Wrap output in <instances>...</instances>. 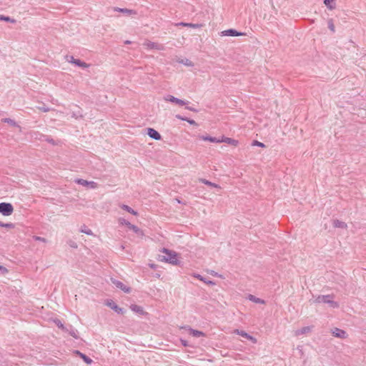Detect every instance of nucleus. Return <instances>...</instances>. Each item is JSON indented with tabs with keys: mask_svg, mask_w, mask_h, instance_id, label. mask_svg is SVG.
Listing matches in <instances>:
<instances>
[{
	"mask_svg": "<svg viewBox=\"0 0 366 366\" xmlns=\"http://www.w3.org/2000/svg\"><path fill=\"white\" fill-rule=\"evenodd\" d=\"M177 256L178 254L176 252L163 249L162 254L159 255V259L161 262H168L172 265H178L180 262Z\"/></svg>",
	"mask_w": 366,
	"mask_h": 366,
	"instance_id": "nucleus-1",
	"label": "nucleus"
},
{
	"mask_svg": "<svg viewBox=\"0 0 366 366\" xmlns=\"http://www.w3.org/2000/svg\"><path fill=\"white\" fill-rule=\"evenodd\" d=\"M333 297L332 295H319L317 296L315 300H314L316 303H327L329 304L330 307L333 308H337L339 307V305L337 302L333 301L332 300Z\"/></svg>",
	"mask_w": 366,
	"mask_h": 366,
	"instance_id": "nucleus-2",
	"label": "nucleus"
},
{
	"mask_svg": "<svg viewBox=\"0 0 366 366\" xmlns=\"http://www.w3.org/2000/svg\"><path fill=\"white\" fill-rule=\"evenodd\" d=\"M13 210V206L10 203H0V213L3 215L9 216L12 214Z\"/></svg>",
	"mask_w": 366,
	"mask_h": 366,
	"instance_id": "nucleus-3",
	"label": "nucleus"
},
{
	"mask_svg": "<svg viewBox=\"0 0 366 366\" xmlns=\"http://www.w3.org/2000/svg\"><path fill=\"white\" fill-rule=\"evenodd\" d=\"M143 46H145L147 49H155V50H164V46L159 43L153 42L149 40H146L143 43Z\"/></svg>",
	"mask_w": 366,
	"mask_h": 366,
	"instance_id": "nucleus-4",
	"label": "nucleus"
},
{
	"mask_svg": "<svg viewBox=\"0 0 366 366\" xmlns=\"http://www.w3.org/2000/svg\"><path fill=\"white\" fill-rule=\"evenodd\" d=\"M164 100L169 102H172L179 106H184L188 104V101L179 99L172 95H166L164 97Z\"/></svg>",
	"mask_w": 366,
	"mask_h": 366,
	"instance_id": "nucleus-5",
	"label": "nucleus"
},
{
	"mask_svg": "<svg viewBox=\"0 0 366 366\" xmlns=\"http://www.w3.org/2000/svg\"><path fill=\"white\" fill-rule=\"evenodd\" d=\"M331 333L332 335L335 337L340 338V339H346L347 337V332L340 328L334 327L330 330Z\"/></svg>",
	"mask_w": 366,
	"mask_h": 366,
	"instance_id": "nucleus-6",
	"label": "nucleus"
},
{
	"mask_svg": "<svg viewBox=\"0 0 366 366\" xmlns=\"http://www.w3.org/2000/svg\"><path fill=\"white\" fill-rule=\"evenodd\" d=\"M112 284L117 287V288H119L122 291H124L126 293H129L131 292V288L129 287H127L125 285L123 282L115 280V279H111Z\"/></svg>",
	"mask_w": 366,
	"mask_h": 366,
	"instance_id": "nucleus-7",
	"label": "nucleus"
},
{
	"mask_svg": "<svg viewBox=\"0 0 366 366\" xmlns=\"http://www.w3.org/2000/svg\"><path fill=\"white\" fill-rule=\"evenodd\" d=\"M75 182L79 184H81L84 187H89L92 189H97L98 187V184L92 181L89 182L83 179H78Z\"/></svg>",
	"mask_w": 366,
	"mask_h": 366,
	"instance_id": "nucleus-8",
	"label": "nucleus"
},
{
	"mask_svg": "<svg viewBox=\"0 0 366 366\" xmlns=\"http://www.w3.org/2000/svg\"><path fill=\"white\" fill-rule=\"evenodd\" d=\"M106 305L118 314L123 313V309L119 307L114 301L107 300Z\"/></svg>",
	"mask_w": 366,
	"mask_h": 366,
	"instance_id": "nucleus-9",
	"label": "nucleus"
},
{
	"mask_svg": "<svg viewBox=\"0 0 366 366\" xmlns=\"http://www.w3.org/2000/svg\"><path fill=\"white\" fill-rule=\"evenodd\" d=\"M147 134L152 139H154L155 140H160L161 138H162L160 134L157 130H155L153 128H148L147 129Z\"/></svg>",
	"mask_w": 366,
	"mask_h": 366,
	"instance_id": "nucleus-10",
	"label": "nucleus"
},
{
	"mask_svg": "<svg viewBox=\"0 0 366 366\" xmlns=\"http://www.w3.org/2000/svg\"><path fill=\"white\" fill-rule=\"evenodd\" d=\"M114 10L116 11H119V12H121V13H122V14H124V15H127V16H131V15H136L137 14L136 11L132 10V9H122V8H119V7H114Z\"/></svg>",
	"mask_w": 366,
	"mask_h": 366,
	"instance_id": "nucleus-11",
	"label": "nucleus"
},
{
	"mask_svg": "<svg viewBox=\"0 0 366 366\" xmlns=\"http://www.w3.org/2000/svg\"><path fill=\"white\" fill-rule=\"evenodd\" d=\"M223 36H237L242 35V33L238 32L237 31L230 29L228 30L223 31L222 32Z\"/></svg>",
	"mask_w": 366,
	"mask_h": 366,
	"instance_id": "nucleus-12",
	"label": "nucleus"
},
{
	"mask_svg": "<svg viewBox=\"0 0 366 366\" xmlns=\"http://www.w3.org/2000/svg\"><path fill=\"white\" fill-rule=\"evenodd\" d=\"M221 142H225L234 146H237L238 144L237 140L229 137H222V139H219V143Z\"/></svg>",
	"mask_w": 366,
	"mask_h": 366,
	"instance_id": "nucleus-13",
	"label": "nucleus"
},
{
	"mask_svg": "<svg viewBox=\"0 0 366 366\" xmlns=\"http://www.w3.org/2000/svg\"><path fill=\"white\" fill-rule=\"evenodd\" d=\"M194 277L199 280L200 281H202L204 282V283H206L207 285H214L215 283L212 281V280H207L206 278L203 277L202 276H201L200 274H193L192 275Z\"/></svg>",
	"mask_w": 366,
	"mask_h": 366,
	"instance_id": "nucleus-14",
	"label": "nucleus"
},
{
	"mask_svg": "<svg viewBox=\"0 0 366 366\" xmlns=\"http://www.w3.org/2000/svg\"><path fill=\"white\" fill-rule=\"evenodd\" d=\"M199 137L201 139H202L203 141H209L210 142L219 143V139H217L216 137H212L209 136H204V135H201Z\"/></svg>",
	"mask_w": 366,
	"mask_h": 366,
	"instance_id": "nucleus-15",
	"label": "nucleus"
},
{
	"mask_svg": "<svg viewBox=\"0 0 366 366\" xmlns=\"http://www.w3.org/2000/svg\"><path fill=\"white\" fill-rule=\"evenodd\" d=\"M248 300H249L250 301L255 302V303L265 304V301L264 300L257 297L252 295H249L248 296Z\"/></svg>",
	"mask_w": 366,
	"mask_h": 366,
	"instance_id": "nucleus-16",
	"label": "nucleus"
},
{
	"mask_svg": "<svg viewBox=\"0 0 366 366\" xmlns=\"http://www.w3.org/2000/svg\"><path fill=\"white\" fill-rule=\"evenodd\" d=\"M199 181L207 186H209V187H214V188H218V189H220V186L215 184V183H213V182H211L205 179H199Z\"/></svg>",
	"mask_w": 366,
	"mask_h": 366,
	"instance_id": "nucleus-17",
	"label": "nucleus"
},
{
	"mask_svg": "<svg viewBox=\"0 0 366 366\" xmlns=\"http://www.w3.org/2000/svg\"><path fill=\"white\" fill-rule=\"evenodd\" d=\"M332 226L335 228H344L347 227V225L344 222L339 220H333Z\"/></svg>",
	"mask_w": 366,
	"mask_h": 366,
	"instance_id": "nucleus-18",
	"label": "nucleus"
},
{
	"mask_svg": "<svg viewBox=\"0 0 366 366\" xmlns=\"http://www.w3.org/2000/svg\"><path fill=\"white\" fill-rule=\"evenodd\" d=\"M310 330H311L310 327H304L300 330H296L295 335L299 336L300 335L307 333V332H310Z\"/></svg>",
	"mask_w": 366,
	"mask_h": 366,
	"instance_id": "nucleus-19",
	"label": "nucleus"
},
{
	"mask_svg": "<svg viewBox=\"0 0 366 366\" xmlns=\"http://www.w3.org/2000/svg\"><path fill=\"white\" fill-rule=\"evenodd\" d=\"M75 352L79 355L86 364H91L93 362L90 357H87L79 351L76 350Z\"/></svg>",
	"mask_w": 366,
	"mask_h": 366,
	"instance_id": "nucleus-20",
	"label": "nucleus"
},
{
	"mask_svg": "<svg viewBox=\"0 0 366 366\" xmlns=\"http://www.w3.org/2000/svg\"><path fill=\"white\" fill-rule=\"evenodd\" d=\"M130 308L134 312H137V313H139L141 315L144 313L143 308L137 305H132L130 306Z\"/></svg>",
	"mask_w": 366,
	"mask_h": 366,
	"instance_id": "nucleus-21",
	"label": "nucleus"
},
{
	"mask_svg": "<svg viewBox=\"0 0 366 366\" xmlns=\"http://www.w3.org/2000/svg\"><path fill=\"white\" fill-rule=\"evenodd\" d=\"M235 332L237 334L239 335L240 336L244 337L248 340H254V338L252 336H250L249 334H247L244 331H239V330H237L235 331Z\"/></svg>",
	"mask_w": 366,
	"mask_h": 366,
	"instance_id": "nucleus-22",
	"label": "nucleus"
},
{
	"mask_svg": "<svg viewBox=\"0 0 366 366\" xmlns=\"http://www.w3.org/2000/svg\"><path fill=\"white\" fill-rule=\"evenodd\" d=\"M190 335H192L193 337H199L201 336H203V332H200L199 330H195L193 329H189Z\"/></svg>",
	"mask_w": 366,
	"mask_h": 366,
	"instance_id": "nucleus-23",
	"label": "nucleus"
},
{
	"mask_svg": "<svg viewBox=\"0 0 366 366\" xmlns=\"http://www.w3.org/2000/svg\"><path fill=\"white\" fill-rule=\"evenodd\" d=\"M74 64H75L77 66L82 67V68H87L89 67V64L86 63L81 61L79 59H76Z\"/></svg>",
	"mask_w": 366,
	"mask_h": 366,
	"instance_id": "nucleus-24",
	"label": "nucleus"
},
{
	"mask_svg": "<svg viewBox=\"0 0 366 366\" xmlns=\"http://www.w3.org/2000/svg\"><path fill=\"white\" fill-rule=\"evenodd\" d=\"M2 122H4L5 123H8L9 124H10L12 127H19V125L14 120L9 119V118L3 119Z\"/></svg>",
	"mask_w": 366,
	"mask_h": 366,
	"instance_id": "nucleus-25",
	"label": "nucleus"
},
{
	"mask_svg": "<svg viewBox=\"0 0 366 366\" xmlns=\"http://www.w3.org/2000/svg\"><path fill=\"white\" fill-rule=\"evenodd\" d=\"M0 21H5L13 24L16 22L14 19H11L9 16H5L3 15H0Z\"/></svg>",
	"mask_w": 366,
	"mask_h": 366,
	"instance_id": "nucleus-26",
	"label": "nucleus"
},
{
	"mask_svg": "<svg viewBox=\"0 0 366 366\" xmlns=\"http://www.w3.org/2000/svg\"><path fill=\"white\" fill-rule=\"evenodd\" d=\"M335 1V0H324V4L330 9H333L335 8V6L332 5V3H334Z\"/></svg>",
	"mask_w": 366,
	"mask_h": 366,
	"instance_id": "nucleus-27",
	"label": "nucleus"
},
{
	"mask_svg": "<svg viewBox=\"0 0 366 366\" xmlns=\"http://www.w3.org/2000/svg\"><path fill=\"white\" fill-rule=\"evenodd\" d=\"M69 334L72 336L73 337L77 339L78 338V332L76 330L73 329L72 327L70 328V330L68 329Z\"/></svg>",
	"mask_w": 366,
	"mask_h": 366,
	"instance_id": "nucleus-28",
	"label": "nucleus"
},
{
	"mask_svg": "<svg viewBox=\"0 0 366 366\" xmlns=\"http://www.w3.org/2000/svg\"><path fill=\"white\" fill-rule=\"evenodd\" d=\"M54 322L56 323V326L59 327V328H61V330H63L64 331H68V329L66 328L64 325L61 322L60 320H56L54 321Z\"/></svg>",
	"mask_w": 366,
	"mask_h": 366,
	"instance_id": "nucleus-29",
	"label": "nucleus"
},
{
	"mask_svg": "<svg viewBox=\"0 0 366 366\" xmlns=\"http://www.w3.org/2000/svg\"><path fill=\"white\" fill-rule=\"evenodd\" d=\"M180 63L186 65V66H193V63L189 60L188 59H182L181 61H179Z\"/></svg>",
	"mask_w": 366,
	"mask_h": 366,
	"instance_id": "nucleus-30",
	"label": "nucleus"
},
{
	"mask_svg": "<svg viewBox=\"0 0 366 366\" xmlns=\"http://www.w3.org/2000/svg\"><path fill=\"white\" fill-rule=\"evenodd\" d=\"M122 208L123 209H124V210L127 211L128 212H130V213L133 214H137V212H134V211L131 207H129V206H127V205H124H124L122 207Z\"/></svg>",
	"mask_w": 366,
	"mask_h": 366,
	"instance_id": "nucleus-31",
	"label": "nucleus"
},
{
	"mask_svg": "<svg viewBox=\"0 0 366 366\" xmlns=\"http://www.w3.org/2000/svg\"><path fill=\"white\" fill-rule=\"evenodd\" d=\"M328 28L330 29V30L331 31L335 32V25H334L333 21L332 19H330L328 21Z\"/></svg>",
	"mask_w": 366,
	"mask_h": 366,
	"instance_id": "nucleus-32",
	"label": "nucleus"
},
{
	"mask_svg": "<svg viewBox=\"0 0 366 366\" xmlns=\"http://www.w3.org/2000/svg\"><path fill=\"white\" fill-rule=\"evenodd\" d=\"M65 59H66V60L68 62H70V63H71V64H74V61H75V60L76 59H74V56H70V55H66V56H65Z\"/></svg>",
	"mask_w": 366,
	"mask_h": 366,
	"instance_id": "nucleus-33",
	"label": "nucleus"
},
{
	"mask_svg": "<svg viewBox=\"0 0 366 366\" xmlns=\"http://www.w3.org/2000/svg\"><path fill=\"white\" fill-rule=\"evenodd\" d=\"M252 145L253 146H258V147H264V144L262 142H259L257 140H254L253 142H252Z\"/></svg>",
	"mask_w": 366,
	"mask_h": 366,
	"instance_id": "nucleus-34",
	"label": "nucleus"
},
{
	"mask_svg": "<svg viewBox=\"0 0 366 366\" xmlns=\"http://www.w3.org/2000/svg\"><path fill=\"white\" fill-rule=\"evenodd\" d=\"M38 109L44 112H47L49 111V109L48 107H46L44 105H43L42 107H39Z\"/></svg>",
	"mask_w": 366,
	"mask_h": 366,
	"instance_id": "nucleus-35",
	"label": "nucleus"
},
{
	"mask_svg": "<svg viewBox=\"0 0 366 366\" xmlns=\"http://www.w3.org/2000/svg\"><path fill=\"white\" fill-rule=\"evenodd\" d=\"M68 244L71 247L77 248V244L74 241L70 240L69 241Z\"/></svg>",
	"mask_w": 366,
	"mask_h": 366,
	"instance_id": "nucleus-36",
	"label": "nucleus"
},
{
	"mask_svg": "<svg viewBox=\"0 0 366 366\" xmlns=\"http://www.w3.org/2000/svg\"><path fill=\"white\" fill-rule=\"evenodd\" d=\"M209 274L212 276H215V277H222V275L221 274H219L217 272H214V270H211L209 272Z\"/></svg>",
	"mask_w": 366,
	"mask_h": 366,
	"instance_id": "nucleus-37",
	"label": "nucleus"
},
{
	"mask_svg": "<svg viewBox=\"0 0 366 366\" xmlns=\"http://www.w3.org/2000/svg\"><path fill=\"white\" fill-rule=\"evenodd\" d=\"M34 238L35 240L42 241L44 242H46V239L44 238H43V237H41L34 236Z\"/></svg>",
	"mask_w": 366,
	"mask_h": 366,
	"instance_id": "nucleus-38",
	"label": "nucleus"
},
{
	"mask_svg": "<svg viewBox=\"0 0 366 366\" xmlns=\"http://www.w3.org/2000/svg\"><path fill=\"white\" fill-rule=\"evenodd\" d=\"M189 124H192V125H197V123L195 122L194 120L193 119H189L187 118V120H186Z\"/></svg>",
	"mask_w": 366,
	"mask_h": 366,
	"instance_id": "nucleus-39",
	"label": "nucleus"
},
{
	"mask_svg": "<svg viewBox=\"0 0 366 366\" xmlns=\"http://www.w3.org/2000/svg\"><path fill=\"white\" fill-rule=\"evenodd\" d=\"M176 118H177L178 119H181L182 121H186L187 120V117H183L179 114L176 115Z\"/></svg>",
	"mask_w": 366,
	"mask_h": 366,
	"instance_id": "nucleus-40",
	"label": "nucleus"
},
{
	"mask_svg": "<svg viewBox=\"0 0 366 366\" xmlns=\"http://www.w3.org/2000/svg\"><path fill=\"white\" fill-rule=\"evenodd\" d=\"M188 26L192 27V28H199L200 26L199 24H194L189 23V26Z\"/></svg>",
	"mask_w": 366,
	"mask_h": 366,
	"instance_id": "nucleus-41",
	"label": "nucleus"
},
{
	"mask_svg": "<svg viewBox=\"0 0 366 366\" xmlns=\"http://www.w3.org/2000/svg\"><path fill=\"white\" fill-rule=\"evenodd\" d=\"M0 270L3 272V273H6L8 272L7 269L1 265H0Z\"/></svg>",
	"mask_w": 366,
	"mask_h": 366,
	"instance_id": "nucleus-42",
	"label": "nucleus"
},
{
	"mask_svg": "<svg viewBox=\"0 0 366 366\" xmlns=\"http://www.w3.org/2000/svg\"><path fill=\"white\" fill-rule=\"evenodd\" d=\"M81 232L86 233V234H89V235H92V232L91 229H89V230H81Z\"/></svg>",
	"mask_w": 366,
	"mask_h": 366,
	"instance_id": "nucleus-43",
	"label": "nucleus"
},
{
	"mask_svg": "<svg viewBox=\"0 0 366 366\" xmlns=\"http://www.w3.org/2000/svg\"><path fill=\"white\" fill-rule=\"evenodd\" d=\"M186 109L192 112H196V110L194 108L190 107H187Z\"/></svg>",
	"mask_w": 366,
	"mask_h": 366,
	"instance_id": "nucleus-44",
	"label": "nucleus"
},
{
	"mask_svg": "<svg viewBox=\"0 0 366 366\" xmlns=\"http://www.w3.org/2000/svg\"><path fill=\"white\" fill-rule=\"evenodd\" d=\"M179 24H180V25H182V26H189V23H183V22H182V23H180Z\"/></svg>",
	"mask_w": 366,
	"mask_h": 366,
	"instance_id": "nucleus-45",
	"label": "nucleus"
},
{
	"mask_svg": "<svg viewBox=\"0 0 366 366\" xmlns=\"http://www.w3.org/2000/svg\"><path fill=\"white\" fill-rule=\"evenodd\" d=\"M49 142L51 143L52 144H54V141L53 139H49Z\"/></svg>",
	"mask_w": 366,
	"mask_h": 366,
	"instance_id": "nucleus-46",
	"label": "nucleus"
},
{
	"mask_svg": "<svg viewBox=\"0 0 366 366\" xmlns=\"http://www.w3.org/2000/svg\"><path fill=\"white\" fill-rule=\"evenodd\" d=\"M124 44H131V41H129V40H127V41H124Z\"/></svg>",
	"mask_w": 366,
	"mask_h": 366,
	"instance_id": "nucleus-47",
	"label": "nucleus"
},
{
	"mask_svg": "<svg viewBox=\"0 0 366 366\" xmlns=\"http://www.w3.org/2000/svg\"><path fill=\"white\" fill-rule=\"evenodd\" d=\"M134 232H142V230H137V229H135V230H134Z\"/></svg>",
	"mask_w": 366,
	"mask_h": 366,
	"instance_id": "nucleus-48",
	"label": "nucleus"
},
{
	"mask_svg": "<svg viewBox=\"0 0 366 366\" xmlns=\"http://www.w3.org/2000/svg\"><path fill=\"white\" fill-rule=\"evenodd\" d=\"M182 344H183L184 345H186V342H185L184 341H182Z\"/></svg>",
	"mask_w": 366,
	"mask_h": 366,
	"instance_id": "nucleus-49",
	"label": "nucleus"
},
{
	"mask_svg": "<svg viewBox=\"0 0 366 366\" xmlns=\"http://www.w3.org/2000/svg\"><path fill=\"white\" fill-rule=\"evenodd\" d=\"M176 200L177 201L178 203H181L180 200L176 199Z\"/></svg>",
	"mask_w": 366,
	"mask_h": 366,
	"instance_id": "nucleus-50",
	"label": "nucleus"
},
{
	"mask_svg": "<svg viewBox=\"0 0 366 366\" xmlns=\"http://www.w3.org/2000/svg\"><path fill=\"white\" fill-rule=\"evenodd\" d=\"M1 226H2V227H3V226L8 227V226H9V224H5V225H4V224H1Z\"/></svg>",
	"mask_w": 366,
	"mask_h": 366,
	"instance_id": "nucleus-51",
	"label": "nucleus"
},
{
	"mask_svg": "<svg viewBox=\"0 0 366 366\" xmlns=\"http://www.w3.org/2000/svg\"><path fill=\"white\" fill-rule=\"evenodd\" d=\"M131 229H136V227L134 226H132Z\"/></svg>",
	"mask_w": 366,
	"mask_h": 366,
	"instance_id": "nucleus-52",
	"label": "nucleus"
}]
</instances>
